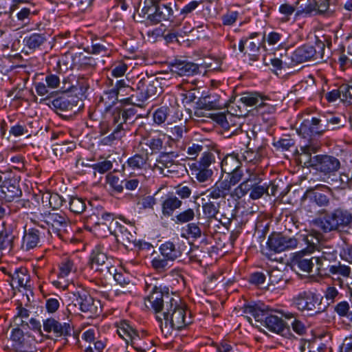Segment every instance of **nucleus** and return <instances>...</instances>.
<instances>
[{
	"label": "nucleus",
	"instance_id": "nucleus-7",
	"mask_svg": "<svg viewBox=\"0 0 352 352\" xmlns=\"http://www.w3.org/2000/svg\"><path fill=\"white\" fill-rule=\"evenodd\" d=\"M72 306H78L80 310L84 313L85 317L87 318H96L102 312L100 301L94 299L85 291H78L73 294L72 304L68 305L69 311Z\"/></svg>",
	"mask_w": 352,
	"mask_h": 352
},
{
	"label": "nucleus",
	"instance_id": "nucleus-8",
	"mask_svg": "<svg viewBox=\"0 0 352 352\" xmlns=\"http://www.w3.org/2000/svg\"><path fill=\"white\" fill-rule=\"evenodd\" d=\"M292 305L299 311L310 316L321 313L320 301L311 291H302L292 298Z\"/></svg>",
	"mask_w": 352,
	"mask_h": 352
},
{
	"label": "nucleus",
	"instance_id": "nucleus-10",
	"mask_svg": "<svg viewBox=\"0 0 352 352\" xmlns=\"http://www.w3.org/2000/svg\"><path fill=\"white\" fill-rule=\"evenodd\" d=\"M329 193L323 192L318 188L307 189L302 197L303 209L310 213L317 212V206L326 207L330 203Z\"/></svg>",
	"mask_w": 352,
	"mask_h": 352
},
{
	"label": "nucleus",
	"instance_id": "nucleus-31",
	"mask_svg": "<svg viewBox=\"0 0 352 352\" xmlns=\"http://www.w3.org/2000/svg\"><path fill=\"white\" fill-rule=\"evenodd\" d=\"M337 258V252L332 248H324L321 256H316L315 263L319 274H322L325 270V266H330L329 263L335 261Z\"/></svg>",
	"mask_w": 352,
	"mask_h": 352
},
{
	"label": "nucleus",
	"instance_id": "nucleus-9",
	"mask_svg": "<svg viewBox=\"0 0 352 352\" xmlns=\"http://www.w3.org/2000/svg\"><path fill=\"white\" fill-rule=\"evenodd\" d=\"M45 223L48 226L47 233L56 235L63 241H67V228L70 227L69 219L64 214L49 213L45 216Z\"/></svg>",
	"mask_w": 352,
	"mask_h": 352
},
{
	"label": "nucleus",
	"instance_id": "nucleus-57",
	"mask_svg": "<svg viewBox=\"0 0 352 352\" xmlns=\"http://www.w3.org/2000/svg\"><path fill=\"white\" fill-rule=\"evenodd\" d=\"M106 181L115 192L121 193L123 191L124 187L122 184L124 182L120 181L118 176L111 173H108L106 176Z\"/></svg>",
	"mask_w": 352,
	"mask_h": 352
},
{
	"label": "nucleus",
	"instance_id": "nucleus-30",
	"mask_svg": "<svg viewBox=\"0 0 352 352\" xmlns=\"http://www.w3.org/2000/svg\"><path fill=\"white\" fill-rule=\"evenodd\" d=\"M159 250L162 256L168 258L171 261L180 257L182 254V250L178 241H166L160 245Z\"/></svg>",
	"mask_w": 352,
	"mask_h": 352
},
{
	"label": "nucleus",
	"instance_id": "nucleus-27",
	"mask_svg": "<svg viewBox=\"0 0 352 352\" xmlns=\"http://www.w3.org/2000/svg\"><path fill=\"white\" fill-rule=\"evenodd\" d=\"M249 144L246 145L245 150L240 152L241 160L243 162L254 165L259 164L265 155V146L261 145L256 149L249 148Z\"/></svg>",
	"mask_w": 352,
	"mask_h": 352
},
{
	"label": "nucleus",
	"instance_id": "nucleus-54",
	"mask_svg": "<svg viewBox=\"0 0 352 352\" xmlns=\"http://www.w3.org/2000/svg\"><path fill=\"white\" fill-rule=\"evenodd\" d=\"M195 211L192 208H188L180 212L175 217V222L177 224H184L186 223H190L195 217Z\"/></svg>",
	"mask_w": 352,
	"mask_h": 352
},
{
	"label": "nucleus",
	"instance_id": "nucleus-38",
	"mask_svg": "<svg viewBox=\"0 0 352 352\" xmlns=\"http://www.w3.org/2000/svg\"><path fill=\"white\" fill-rule=\"evenodd\" d=\"M48 35L45 32L32 33L25 37L23 42L26 47L31 50L40 49L48 40Z\"/></svg>",
	"mask_w": 352,
	"mask_h": 352
},
{
	"label": "nucleus",
	"instance_id": "nucleus-47",
	"mask_svg": "<svg viewBox=\"0 0 352 352\" xmlns=\"http://www.w3.org/2000/svg\"><path fill=\"white\" fill-rule=\"evenodd\" d=\"M101 222L96 223V226H103L107 228L110 234H113L120 225V222L114 218V214L111 212H104L101 216Z\"/></svg>",
	"mask_w": 352,
	"mask_h": 352
},
{
	"label": "nucleus",
	"instance_id": "nucleus-46",
	"mask_svg": "<svg viewBox=\"0 0 352 352\" xmlns=\"http://www.w3.org/2000/svg\"><path fill=\"white\" fill-rule=\"evenodd\" d=\"M325 270L322 272L323 275H340L344 278H349L351 275V268L345 265L338 263V265H331L325 266Z\"/></svg>",
	"mask_w": 352,
	"mask_h": 352
},
{
	"label": "nucleus",
	"instance_id": "nucleus-29",
	"mask_svg": "<svg viewBox=\"0 0 352 352\" xmlns=\"http://www.w3.org/2000/svg\"><path fill=\"white\" fill-rule=\"evenodd\" d=\"M171 71L181 76H190L199 72V66L192 62L175 60L171 65Z\"/></svg>",
	"mask_w": 352,
	"mask_h": 352
},
{
	"label": "nucleus",
	"instance_id": "nucleus-40",
	"mask_svg": "<svg viewBox=\"0 0 352 352\" xmlns=\"http://www.w3.org/2000/svg\"><path fill=\"white\" fill-rule=\"evenodd\" d=\"M261 34L258 33V36L254 39H249L247 45L248 54L250 56V60L252 61H256L258 59V52L261 47L264 43L265 40V34L260 36Z\"/></svg>",
	"mask_w": 352,
	"mask_h": 352
},
{
	"label": "nucleus",
	"instance_id": "nucleus-19",
	"mask_svg": "<svg viewBox=\"0 0 352 352\" xmlns=\"http://www.w3.org/2000/svg\"><path fill=\"white\" fill-rule=\"evenodd\" d=\"M325 122L324 117L323 119L314 117L311 120H305L300 124L298 129V133L302 135L304 137L314 134H322L327 131L328 129L327 126H325Z\"/></svg>",
	"mask_w": 352,
	"mask_h": 352
},
{
	"label": "nucleus",
	"instance_id": "nucleus-23",
	"mask_svg": "<svg viewBox=\"0 0 352 352\" xmlns=\"http://www.w3.org/2000/svg\"><path fill=\"white\" fill-rule=\"evenodd\" d=\"M119 101L124 103L135 104L138 101L136 98L135 87L128 85L125 80H118L114 85Z\"/></svg>",
	"mask_w": 352,
	"mask_h": 352
},
{
	"label": "nucleus",
	"instance_id": "nucleus-60",
	"mask_svg": "<svg viewBox=\"0 0 352 352\" xmlns=\"http://www.w3.org/2000/svg\"><path fill=\"white\" fill-rule=\"evenodd\" d=\"M192 170L195 171L197 179L200 182L207 181L212 175V170L207 168L190 167Z\"/></svg>",
	"mask_w": 352,
	"mask_h": 352
},
{
	"label": "nucleus",
	"instance_id": "nucleus-14",
	"mask_svg": "<svg viewBox=\"0 0 352 352\" xmlns=\"http://www.w3.org/2000/svg\"><path fill=\"white\" fill-rule=\"evenodd\" d=\"M298 243V239L295 236H290L281 233H272L268 237L267 245L270 250L275 252H281L296 248Z\"/></svg>",
	"mask_w": 352,
	"mask_h": 352
},
{
	"label": "nucleus",
	"instance_id": "nucleus-50",
	"mask_svg": "<svg viewBox=\"0 0 352 352\" xmlns=\"http://www.w3.org/2000/svg\"><path fill=\"white\" fill-rule=\"evenodd\" d=\"M86 199L78 197H71L69 201V210L76 214H82L87 208Z\"/></svg>",
	"mask_w": 352,
	"mask_h": 352
},
{
	"label": "nucleus",
	"instance_id": "nucleus-59",
	"mask_svg": "<svg viewBox=\"0 0 352 352\" xmlns=\"http://www.w3.org/2000/svg\"><path fill=\"white\" fill-rule=\"evenodd\" d=\"M188 132V128L186 124H180L178 125H175L174 126L170 128V137L174 141H179L183 138L184 135Z\"/></svg>",
	"mask_w": 352,
	"mask_h": 352
},
{
	"label": "nucleus",
	"instance_id": "nucleus-25",
	"mask_svg": "<svg viewBox=\"0 0 352 352\" xmlns=\"http://www.w3.org/2000/svg\"><path fill=\"white\" fill-rule=\"evenodd\" d=\"M41 228H42V230L36 228H30L28 230H25L21 245V248L23 250L29 251L34 249L38 245L41 238L43 235H45L44 226L41 225Z\"/></svg>",
	"mask_w": 352,
	"mask_h": 352
},
{
	"label": "nucleus",
	"instance_id": "nucleus-51",
	"mask_svg": "<svg viewBox=\"0 0 352 352\" xmlns=\"http://www.w3.org/2000/svg\"><path fill=\"white\" fill-rule=\"evenodd\" d=\"M215 161L214 155L210 151H204L202 153V156L200 157L199 160L196 161L193 163L190 167H198L200 168H209V166L214 163Z\"/></svg>",
	"mask_w": 352,
	"mask_h": 352
},
{
	"label": "nucleus",
	"instance_id": "nucleus-5",
	"mask_svg": "<svg viewBox=\"0 0 352 352\" xmlns=\"http://www.w3.org/2000/svg\"><path fill=\"white\" fill-rule=\"evenodd\" d=\"M45 100L52 109L65 120H69L80 110L82 104L76 96H59L53 98L47 96Z\"/></svg>",
	"mask_w": 352,
	"mask_h": 352
},
{
	"label": "nucleus",
	"instance_id": "nucleus-12",
	"mask_svg": "<svg viewBox=\"0 0 352 352\" xmlns=\"http://www.w3.org/2000/svg\"><path fill=\"white\" fill-rule=\"evenodd\" d=\"M178 154L175 152L161 153L156 160L153 168L166 177H168L170 174H178L182 164L176 160Z\"/></svg>",
	"mask_w": 352,
	"mask_h": 352
},
{
	"label": "nucleus",
	"instance_id": "nucleus-33",
	"mask_svg": "<svg viewBox=\"0 0 352 352\" xmlns=\"http://www.w3.org/2000/svg\"><path fill=\"white\" fill-rule=\"evenodd\" d=\"M300 151L301 152L298 153L296 157V161L303 167L314 169L316 155L311 157V152L315 153L316 150L311 146H305L301 147Z\"/></svg>",
	"mask_w": 352,
	"mask_h": 352
},
{
	"label": "nucleus",
	"instance_id": "nucleus-6",
	"mask_svg": "<svg viewBox=\"0 0 352 352\" xmlns=\"http://www.w3.org/2000/svg\"><path fill=\"white\" fill-rule=\"evenodd\" d=\"M163 91L160 80L153 75L142 74L138 76L135 83L136 98L144 102L151 98H156Z\"/></svg>",
	"mask_w": 352,
	"mask_h": 352
},
{
	"label": "nucleus",
	"instance_id": "nucleus-17",
	"mask_svg": "<svg viewBox=\"0 0 352 352\" xmlns=\"http://www.w3.org/2000/svg\"><path fill=\"white\" fill-rule=\"evenodd\" d=\"M43 330L48 333H52L55 337H67L72 334V327L68 322H61L53 317L43 320Z\"/></svg>",
	"mask_w": 352,
	"mask_h": 352
},
{
	"label": "nucleus",
	"instance_id": "nucleus-52",
	"mask_svg": "<svg viewBox=\"0 0 352 352\" xmlns=\"http://www.w3.org/2000/svg\"><path fill=\"white\" fill-rule=\"evenodd\" d=\"M100 100L104 103L107 108L111 107L119 100L114 86L104 91Z\"/></svg>",
	"mask_w": 352,
	"mask_h": 352
},
{
	"label": "nucleus",
	"instance_id": "nucleus-35",
	"mask_svg": "<svg viewBox=\"0 0 352 352\" xmlns=\"http://www.w3.org/2000/svg\"><path fill=\"white\" fill-rule=\"evenodd\" d=\"M117 327L118 334L127 344H131L132 340H134L135 337L139 335L137 330L126 320L120 321L118 324Z\"/></svg>",
	"mask_w": 352,
	"mask_h": 352
},
{
	"label": "nucleus",
	"instance_id": "nucleus-64",
	"mask_svg": "<svg viewBox=\"0 0 352 352\" xmlns=\"http://www.w3.org/2000/svg\"><path fill=\"white\" fill-rule=\"evenodd\" d=\"M128 69V65L122 62H117L114 63L111 67V74L114 77H121L124 75Z\"/></svg>",
	"mask_w": 352,
	"mask_h": 352
},
{
	"label": "nucleus",
	"instance_id": "nucleus-61",
	"mask_svg": "<svg viewBox=\"0 0 352 352\" xmlns=\"http://www.w3.org/2000/svg\"><path fill=\"white\" fill-rule=\"evenodd\" d=\"M120 113L122 114L123 122H125V126L127 127V122L129 124L133 123L138 117L136 114L137 111L133 107H131L126 109H120Z\"/></svg>",
	"mask_w": 352,
	"mask_h": 352
},
{
	"label": "nucleus",
	"instance_id": "nucleus-26",
	"mask_svg": "<svg viewBox=\"0 0 352 352\" xmlns=\"http://www.w3.org/2000/svg\"><path fill=\"white\" fill-rule=\"evenodd\" d=\"M0 197L3 198L5 202L10 203L19 199L22 195V190L18 183L11 181H5L0 186Z\"/></svg>",
	"mask_w": 352,
	"mask_h": 352
},
{
	"label": "nucleus",
	"instance_id": "nucleus-4",
	"mask_svg": "<svg viewBox=\"0 0 352 352\" xmlns=\"http://www.w3.org/2000/svg\"><path fill=\"white\" fill-rule=\"evenodd\" d=\"M174 8L178 10L175 0L166 3L158 0H146L142 12L147 15L151 24L155 25L163 21H170Z\"/></svg>",
	"mask_w": 352,
	"mask_h": 352
},
{
	"label": "nucleus",
	"instance_id": "nucleus-49",
	"mask_svg": "<svg viewBox=\"0 0 352 352\" xmlns=\"http://www.w3.org/2000/svg\"><path fill=\"white\" fill-rule=\"evenodd\" d=\"M125 131L126 129H122V126H116L111 134L102 138L101 144L104 146L113 145L115 142L120 140L125 135Z\"/></svg>",
	"mask_w": 352,
	"mask_h": 352
},
{
	"label": "nucleus",
	"instance_id": "nucleus-43",
	"mask_svg": "<svg viewBox=\"0 0 352 352\" xmlns=\"http://www.w3.org/2000/svg\"><path fill=\"white\" fill-rule=\"evenodd\" d=\"M148 160L147 154H135L128 159L126 164L133 170H146Z\"/></svg>",
	"mask_w": 352,
	"mask_h": 352
},
{
	"label": "nucleus",
	"instance_id": "nucleus-13",
	"mask_svg": "<svg viewBox=\"0 0 352 352\" xmlns=\"http://www.w3.org/2000/svg\"><path fill=\"white\" fill-rule=\"evenodd\" d=\"M192 321L190 311L179 302L177 307L173 309L170 317L166 318L165 324H170L173 329L182 330L192 324Z\"/></svg>",
	"mask_w": 352,
	"mask_h": 352
},
{
	"label": "nucleus",
	"instance_id": "nucleus-56",
	"mask_svg": "<svg viewBox=\"0 0 352 352\" xmlns=\"http://www.w3.org/2000/svg\"><path fill=\"white\" fill-rule=\"evenodd\" d=\"M85 51L93 54H100L105 56L108 54L109 49L103 42H99L97 40L92 41L91 45L88 46Z\"/></svg>",
	"mask_w": 352,
	"mask_h": 352
},
{
	"label": "nucleus",
	"instance_id": "nucleus-21",
	"mask_svg": "<svg viewBox=\"0 0 352 352\" xmlns=\"http://www.w3.org/2000/svg\"><path fill=\"white\" fill-rule=\"evenodd\" d=\"M321 58H322V52H317L315 47L309 45H304L298 47L291 56L292 61L295 64Z\"/></svg>",
	"mask_w": 352,
	"mask_h": 352
},
{
	"label": "nucleus",
	"instance_id": "nucleus-24",
	"mask_svg": "<svg viewBox=\"0 0 352 352\" xmlns=\"http://www.w3.org/2000/svg\"><path fill=\"white\" fill-rule=\"evenodd\" d=\"M316 256H311V253L306 251H300L295 254L292 259L294 267L304 272L309 273L314 265Z\"/></svg>",
	"mask_w": 352,
	"mask_h": 352
},
{
	"label": "nucleus",
	"instance_id": "nucleus-3",
	"mask_svg": "<svg viewBox=\"0 0 352 352\" xmlns=\"http://www.w3.org/2000/svg\"><path fill=\"white\" fill-rule=\"evenodd\" d=\"M318 213L324 214V217L316 219L315 224L324 232L344 231L352 223V214L343 208L331 211L323 209L319 210Z\"/></svg>",
	"mask_w": 352,
	"mask_h": 352
},
{
	"label": "nucleus",
	"instance_id": "nucleus-18",
	"mask_svg": "<svg viewBox=\"0 0 352 352\" xmlns=\"http://www.w3.org/2000/svg\"><path fill=\"white\" fill-rule=\"evenodd\" d=\"M228 102L226 94L220 91L219 93L212 92L200 98L198 104L201 109H222L227 107Z\"/></svg>",
	"mask_w": 352,
	"mask_h": 352
},
{
	"label": "nucleus",
	"instance_id": "nucleus-58",
	"mask_svg": "<svg viewBox=\"0 0 352 352\" xmlns=\"http://www.w3.org/2000/svg\"><path fill=\"white\" fill-rule=\"evenodd\" d=\"M120 113V109L116 108L112 112L111 117L109 120V123L111 126H122V129H127V127H124L125 122H123V117Z\"/></svg>",
	"mask_w": 352,
	"mask_h": 352
},
{
	"label": "nucleus",
	"instance_id": "nucleus-63",
	"mask_svg": "<svg viewBox=\"0 0 352 352\" xmlns=\"http://www.w3.org/2000/svg\"><path fill=\"white\" fill-rule=\"evenodd\" d=\"M130 344L138 352H148L150 350L148 344L142 340L140 334L135 337Z\"/></svg>",
	"mask_w": 352,
	"mask_h": 352
},
{
	"label": "nucleus",
	"instance_id": "nucleus-42",
	"mask_svg": "<svg viewBox=\"0 0 352 352\" xmlns=\"http://www.w3.org/2000/svg\"><path fill=\"white\" fill-rule=\"evenodd\" d=\"M25 299H26L27 301H29V298L28 296L25 297L23 296V299L21 300H19L16 301V314L14 316V320L18 326L21 325L22 327H28V322L23 320L28 318L30 313V311L26 307L23 306L22 300Z\"/></svg>",
	"mask_w": 352,
	"mask_h": 352
},
{
	"label": "nucleus",
	"instance_id": "nucleus-16",
	"mask_svg": "<svg viewBox=\"0 0 352 352\" xmlns=\"http://www.w3.org/2000/svg\"><path fill=\"white\" fill-rule=\"evenodd\" d=\"M340 168V160L330 155H316L314 170L324 175H331Z\"/></svg>",
	"mask_w": 352,
	"mask_h": 352
},
{
	"label": "nucleus",
	"instance_id": "nucleus-22",
	"mask_svg": "<svg viewBox=\"0 0 352 352\" xmlns=\"http://www.w3.org/2000/svg\"><path fill=\"white\" fill-rule=\"evenodd\" d=\"M4 273L8 274L10 280V285L12 287H23L28 290H30L32 288V284L30 280V276L28 274V270L25 267H21L16 269L13 273L9 272H7L5 268H2Z\"/></svg>",
	"mask_w": 352,
	"mask_h": 352
},
{
	"label": "nucleus",
	"instance_id": "nucleus-2",
	"mask_svg": "<svg viewBox=\"0 0 352 352\" xmlns=\"http://www.w3.org/2000/svg\"><path fill=\"white\" fill-rule=\"evenodd\" d=\"M179 302L168 292L164 293L157 286L151 287V294L144 299L145 306L152 309L156 314V319L162 322L166 318L170 317L171 312L177 307Z\"/></svg>",
	"mask_w": 352,
	"mask_h": 352
},
{
	"label": "nucleus",
	"instance_id": "nucleus-44",
	"mask_svg": "<svg viewBox=\"0 0 352 352\" xmlns=\"http://www.w3.org/2000/svg\"><path fill=\"white\" fill-rule=\"evenodd\" d=\"M202 210L204 214L207 219V224H204V227H209L210 223L212 219H218L217 217L219 211V204H214L210 200L202 204Z\"/></svg>",
	"mask_w": 352,
	"mask_h": 352
},
{
	"label": "nucleus",
	"instance_id": "nucleus-36",
	"mask_svg": "<svg viewBox=\"0 0 352 352\" xmlns=\"http://www.w3.org/2000/svg\"><path fill=\"white\" fill-rule=\"evenodd\" d=\"M263 322L268 330L278 334L282 333L285 328V322L281 318L269 312Z\"/></svg>",
	"mask_w": 352,
	"mask_h": 352
},
{
	"label": "nucleus",
	"instance_id": "nucleus-62",
	"mask_svg": "<svg viewBox=\"0 0 352 352\" xmlns=\"http://www.w3.org/2000/svg\"><path fill=\"white\" fill-rule=\"evenodd\" d=\"M313 12L318 13L316 5L314 4V0H309L308 3L302 10H298L295 13L296 17L300 16H309Z\"/></svg>",
	"mask_w": 352,
	"mask_h": 352
},
{
	"label": "nucleus",
	"instance_id": "nucleus-41",
	"mask_svg": "<svg viewBox=\"0 0 352 352\" xmlns=\"http://www.w3.org/2000/svg\"><path fill=\"white\" fill-rule=\"evenodd\" d=\"M182 201L174 195H168L162 204V212L164 216L173 215L174 211L182 206Z\"/></svg>",
	"mask_w": 352,
	"mask_h": 352
},
{
	"label": "nucleus",
	"instance_id": "nucleus-53",
	"mask_svg": "<svg viewBox=\"0 0 352 352\" xmlns=\"http://www.w3.org/2000/svg\"><path fill=\"white\" fill-rule=\"evenodd\" d=\"M76 268L74 266V262L72 260L66 258L61 261L59 264V278H65L71 272H75Z\"/></svg>",
	"mask_w": 352,
	"mask_h": 352
},
{
	"label": "nucleus",
	"instance_id": "nucleus-32",
	"mask_svg": "<svg viewBox=\"0 0 352 352\" xmlns=\"http://www.w3.org/2000/svg\"><path fill=\"white\" fill-rule=\"evenodd\" d=\"M239 152L233 151L228 154L221 161V170L223 173H232L241 168L242 161Z\"/></svg>",
	"mask_w": 352,
	"mask_h": 352
},
{
	"label": "nucleus",
	"instance_id": "nucleus-1",
	"mask_svg": "<svg viewBox=\"0 0 352 352\" xmlns=\"http://www.w3.org/2000/svg\"><path fill=\"white\" fill-rule=\"evenodd\" d=\"M281 180L265 181L258 173H251L243 182L236 187L230 193L235 200L243 197L248 192L252 200H257L263 195L276 196L282 189Z\"/></svg>",
	"mask_w": 352,
	"mask_h": 352
},
{
	"label": "nucleus",
	"instance_id": "nucleus-55",
	"mask_svg": "<svg viewBox=\"0 0 352 352\" xmlns=\"http://www.w3.org/2000/svg\"><path fill=\"white\" fill-rule=\"evenodd\" d=\"M171 262L168 258L157 256L153 258L151 265L158 272H163L170 267V263Z\"/></svg>",
	"mask_w": 352,
	"mask_h": 352
},
{
	"label": "nucleus",
	"instance_id": "nucleus-11",
	"mask_svg": "<svg viewBox=\"0 0 352 352\" xmlns=\"http://www.w3.org/2000/svg\"><path fill=\"white\" fill-rule=\"evenodd\" d=\"M90 268L96 272L112 274L116 272L112 265V258L107 256L100 246H96L92 251L89 261Z\"/></svg>",
	"mask_w": 352,
	"mask_h": 352
},
{
	"label": "nucleus",
	"instance_id": "nucleus-34",
	"mask_svg": "<svg viewBox=\"0 0 352 352\" xmlns=\"http://www.w3.org/2000/svg\"><path fill=\"white\" fill-rule=\"evenodd\" d=\"M280 220L285 229L290 232H297L300 223L297 214L289 210L283 211Z\"/></svg>",
	"mask_w": 352,
	"mask_h": 352
},
{
	"label": "nucleus",
	"instance_id": "nucleus-15",
	"mask_svg": "<svg viewBox=\"0 0 352 352\" xmlns=\"http://www.w3.org/2000/svg\"><path fill=\"white\" fill-rule=\"evenodd\" d=\"M10 340L12 346L16 352H34L36 346L34 341L30 336H25L23 330L19 327L13 328L11 331Z\"/></svg>",
	"mask_w": 352,
	"mask_h": 352
},
{
	"label": "nucleus",
	"instance_id": "nucleus-48",
	"mask_svg": "<svg viewBox=\"0 0 352 352\" xmlns=\"http://www.w3.org/2000/svg\"><path fill=\"white\" fill-rule=\"evenodd\" d=\"M271 100L267 96H264L261 101L258 104V107H255L253 111L256 115L264 116L265 114H272L276 111L274 105L270 103Z\"/></svg>",
	"mask_w": 352,
	"mask_h": 352
},
{
	"label": "nucleus",
	"instance_id": "nucleus-20",
	"mask_svg": "<svg viewBox=\"0 0 352 352\" xmlns=\"http://www.w3.org/2000/svg\"><path fill=\"white\" fill-rule=\"evenodd\" d=\"M112 234L120 239L123 245L131 250H133L138 241L135 228L131 224L126 226L120 223Z\"/></svg>",
	"mask_w": 352,
	"mask_h": 352
},
{
	"label": "nucleus",
	"instance_id": "nucleus-39",
	"mask_svg": "<svg viewBox=\"0 0 352 352\" xmlns=\"http://www.w3.org/2000/svg\"><path fill=\"white\" fill-rule=\"evenodd\" d=\"M243 312L245 314H249L250 316H246V318L250 322H252V318L250 317L252 316L257 322H263L267 313L269 312L267 310H265L263 308H261L258 305H248L243 307Z\"/></svg>",
	"mask_w": 352,
	"mask_h": 352
},
{
	"label": "nucleus",
	"instance_id": "nucleus-45",
	"mask_svg": "<svg viewBox=\"0 0 352 352\" xmlns=\"http://www.w3.org/2000/svg\"><path fill=\"white\" fill-rule=\"evenodd\" d=\"M265 95L257 91H248L241 94L240 101L247 107H258Z\"/></svg>",
	"mask_w": 352,
	"mask_h": 352
},
{
	"label": "nucleus",
	"instance_id": "nucleus-37",
	"mask_svg": "<svg viewBox=\"0 0 352 352\" xmlns=\"http://www.w3.org/2000/svg\"><path fill=\"white\" fill-rule=\"evenodd\" d=\"M175 108L173 106H162L158 108L153 113L154 122L157 124L164 123L166 121L168 122H172L175 116Z\"/></svg>",
	"mask_w": 352,
	"mask_h": 352
},
{
	"label": "nucleus",
	"instance_id": "nucleus-28",
	"mask_svg": "<svg viewBox=\"0 0 352 352\" xmlns=\"http://www.w3.org/2000/svg\"><path fill=\"white\" fill-rule=\"evenodd\" d=\"M15 236L11 228L5 226V223H3V227L0 228V253L1 255L10 253L14 247V240Z\"/></svg>",
	"mask_w": 352,
	"mask_h": 352
}]
</instances>
